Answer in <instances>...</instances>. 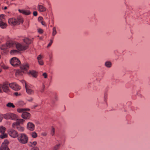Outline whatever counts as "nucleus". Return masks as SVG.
Wrapping results in <instances>:
<instances>
[{
    "label": "nucleus",
    "instance_id": "nucleus-15",
    "mask_svg": "<svg viewBox=\"0 0 150 150\" xmlns=\"http://www.w3.org/2000/svg\"><path fill=\"white\" fill-rule=\"evenodd\" d=\"M21 69L23 70H27L29 68V66L27 63L23 64L20 66Z\"/></svg>",
    "mask_w": 150,
    "mask_h": 150
},
{
    "label": "nucleus",
    "instance_id": "nucleus-35",
    "mask_svg": "<svg viewBox=\"0 0 150 150\" xmlns=\"http://www.w3.org/2000/svg\"><path fill=\"white\" fill-rule=\"evenodd\" d=\"M30 143H31V145L29 146L31 147L35 146L37 144V142L36 141H34L33 142H30Z\"/></svg>",
    "mask_w": 150,
    "mask_h": 150
},
{
    "label": "nucleus",
    "instance_id": "nucleus-50",
    "mask_svg": "<svg viewBox=\"0 0 150 150\" xmlns=\"http://www.w3.org/2000/svg\"><path fill=\"white\" fill-rule=\"evenodd\" d=\"M31 150H39V149L37 147H35L32 149Z\"/></svg>",
    "mask_w": 150,
    "mask_h": 150
},
{
    "label": "nucleus",
    "instance_id": "nucleus-39",
    "mask_svg": "<svg viewBox=\"0 0 150 150\" xmlns=\"http://www.w3.org/2000/svg\"><path fill=\"white\" fill-rule=\"evenodd\" d=\"M52 42H53V40H50V42L48 44V45L47 46V47H50L51 46V45H52Z\"/></svg>",
    "mask_w": 150,
    "mask_h": 150
},
{
    "label": "nucleus",
    "instance_id": "nucleus-33",
    "mask_svg": "<svg viewBox=\"0 0 150 150\" xmlns=\"http://www.w3.org/2000/svg\"><path fill=\"white\" fill-rule=\"evenodd\" d=\"M60 144H59L55 145L52 149V150H58L61 145Z\"/></svg>",
    "mask_w": 150,
    "mask_h": 150
},
{
    "label": "nucleus",
    "instance_id": "nucleus-57",
    "mask_svg": "<svg viewBox=\"0 0 150 150\" xmlns=\"http://www.w3.org/2000/svg\"><path fill=\"white\" fill-rule=\"evenodd\" d=\"M38 105H34L33 106V108H35V107H37L38 106Z\"/></svg>",
    "mask_w": 150,
    "mask_h": 150
},
{
    "label": "nucleus",
    "instance_id": "nucleus-18",
    "mask_svg": "<svg viewBox=\"0 0 150 150\" xmlns=\"http://www.w3.org/2000/svg\"><path fill=\"white\" fill-rule=\"evenodd\" d=\"M38 10L40 12H44L46 11V8L43 6L41 5H38Z\"/></svg>",
    "mask_w": 150,
    "mask_h": 150
},
{
    "label": "nucleus",
    "instance_id": "nucleus-38",
    "mask_svg": "<svg viewBox=\"0 0 150 150\" xmlns=\"http://www.w3.org/2000/svg\"><path fill=\"white\" fill-rule=\"evenodd\" d=\"M42 55L41 54H40L37 57V59L38 61L42 60Z\"/></svg>",
    "mask_w": 150,
    "mask_h": 150
},
{
    "label": "nucleus",
    "instance_id": "nucleus-61",
    "mask_svg": "<svg viewBox=\"0 0 150 150\" xmlns=\"http://www.w3.org/2000/svg\"><path fill=\"white\" fill-rule=\"evenodd\" d=\"M1 69L0 68V72H1Z\"/></svg>",
    "mask_w": 150,
    "mask_h": 150
},
{
    "label": "nucleus",
    "instance_id": "nucleus-3",
    "mask_svg": "<svg viewBox=\"0 0 150 150\" xmlns=\"http://www.w3.org/2000/svg\"><path fill=\"white\" fill-rule=\"evenodd\" d=\"M3 117L6 119L13 120H16L18 118V116L17 115L12 112H8L4 114Z\"/></svg>",
    "mask_w": 150,
    "mask_h": 150
},
{
    "label": "nucleus",
    "instance_id": "nucleus-14",
    "mask_svg": "<svg viewBox=\"0 0 150 150\" xmlns=\"http://www.w3.org/2000/svg\"><path fill=\"white\" fill-rule=\"evenodd\" d=\"M18 10L20 13H21L25 15H29L31 13L28 10H24L21 9H18Z\"/></svg>",
    "mask_w": 150,
    "mask_h": 150
},
{
    "label": "nucleus",
    "instance_id": "nucleus-8",
    "mask_svg": "<svg viewBox=\"0 0 150 150\" xmlns=\"http://www.w3.org/2000/svg\"><path fill=\"white\" fill-rule=\"evenodd\" d=\"M27 93L29 95H32L34 94V91L33 89L32 86L30 85L26 86L25 88Z\"/></svg>",
    "mask_w": 150,
    "mask_h": 150
},
{
    "label": "nucleus",
    "instance_id": "nucleus-13",
    "mask_svg": "<svg viewBox=\"0 0 150 150\" xmlns=\"http://www.w3.org/2000/svg\"><path fill=\"white\" fill-rule=\"evenodd\" d=\"M31 115L30 114L26 112L23 113L21 115V117L25 119H29Z\"/></svg>",
    "mask_w": 150,
    "mask_h": 150
},
{
    "label": "nucleus",
    "instance_id": "nucleus-12",
    "mask_svg": "<svg viewBox=\"0 0 150 150\" xmlns=\"http://www.w3.org/2000/svg\"><path fill=\"white\" fill-rule=\"evenodd\" d=\"M7 47L8 48H13L16 46V43L13 41H8L6 43Z\"/></svg>",
    "mask_w": 150,
    "mask_h": 150
},
{
    "label": "nucleus",
    "instance_id": "nucleus-26",
    "mask_svg": "<svg viewBox=\"0 0 150 150\" xmlns=\"http://www.w3.org/2000/svg\"><path fill=\"white\" fill-rule=\"evenodd\" d=\"M31 137L34 138H36L38 137V134L35 132H33L30 134Z\"/></svg>",
    "mask_w": 150,
    "mask_h": 150
},
{
    "label": "nucleus",
    "instance_id": "nucleus-62",
    "mask_svg": "<svg viewBox=\"0 0 150 150\" xmlns=\"http://www.w3.org/2000/svg\"><path fill=\"white\" fill-rule=\"evenodd\" d=\"M7 150H10L9 149H8H8H7Z\"/></svg>",
    "mask_w": 150,
    "mask_h": 150
},
{
    "label": "nucleus",
    "instance_id": "nucleus-47",
    "mask_svg": "<svg viewBox=\"0 0 150 150\" xmlns=\"http://www.w3.org/2000/svg\"><path fill=\"white\" fill-rule=\"evenodd\" d=\"M43 30L41 29H38V32L40 33H43Z\"/></svg>",
    "mask_w": 150,
    "mask_h": 150
},
{
    "label": "nucleus",
    "instance_id": "nucleus-43",
    "mask_svg": "<svg viewBox=\"0 0 150 150\" xmlns=\"http://www.w3.org/2000/svg\"><path fill=\"white\" fill-rule=\"evenodd\" d=\"M14 95L16 96H18L21 95V94L20 93H19L18 92H15L14 93Z\"/></svg>",
    "mask_w": 150,
    "mask_h": 150
},
{
    "label": "nucleus",
    "instance_id": "nucleus-34",
    "mask_svg": "<svg viewBox=\"0 0 150 150\" xmlns=\"http://www.w3.org/2000/svg\"><path fill=\"white\" fill-rule=\"evenodd\" d=\"M5 15L4 14H1L0 15V21H4L5 19L4 18Z\"/></svg>",
    "mask_w": 150,
    "mask_h": 150
},
{
    "label": "nucleus",
    "instance_id": "nucleus-19",
    "mask_svg": "<svg viewBox=\"0 0 150 150\" xmlns=\"http://www.w3.org/2000/svg\"><path fill=\"white\" fill-rule=\"evenodd\" d=\"M16 129L19 132H22L24 131L25 128L23 127L18 125L16 127Z\"/></svg>",
    "mask_w": 150,
    "mask_h": 150
},
{
    "label": "nucleus",
    "instance_id": "nucleus-54",
    "mask_svg": "<svg viewBox=\"0 0 150 150\" xmlns=\"http://www.w3.org/2000/svg\"><path fill=\"white\" fill-rule=\"evenodd\" d=\"M49 57H50V60L52 59V54L49 55Z\"/></svg>",
    "mask_w": 150,
    "mask_h": 150
},
{
    "label": "nucleus",
    "instance_id": "nucleus-24",
    "mask_svg": "<svg viewBox=\"0 0 150 150\" xmlns=\"http://www.w3.org/2000/svg\"><path fill=\"white\" fill-rule=\"evenodd\" d=\"M6 128L2 126H0V133H3L6 130Z\"/></svg>",
    "mask_w": 150,
    "mask_h": 150
},
{
    "label": "nucleus",
    "instance_id": "nucleus-6",
    "mask_svg": "<svg viewBox=\"0 0 150 150\" xmlns=\"http://www.w3.org/2000/svg\"><path fill=\"white\" fill-rule=\"evenodd\" d=\"M7 132L9 135L13 138H16L18 136V132L14 129H9L8 130Z\"/></svg>",
    "mask_w": 150,
    "mask_h": 150
},
{
    "label": "nucleus",
    "instance_id": "nucleus-20",
    "mask_svg": "<svg viewBox=\"0 0 150 150\" xmlns=\"http://www.w3.org/2000/svg\"><path fill=\"white\" fill-rule=\"evenodd\" d=\"M19 53L18 51L16 50H12L10 52V54L11 55H15Z\"/></svg>",
    "mask_w": 150,
    "mask_h": 150
},
{
    "label": "nucleus",
    "instance_id": "nucleus-53",
    "mask_svg": "<svg viewBox=\"0 0 150 150\" xmlns=\"http://www.w3.org/2000/svg\"><path fill=\"white\" fill-rule=\"evenodd\" d=\"M3 39V37L0 35V42H1V41Z\"/></svg>",
    "mask_w": 150,
    "mask_h": 150
},
{
    "label": "nucleus",
    "instance_id": "nucleus-56",
    "mask_svg": "<svg viewBox=\"0 0 150 150\" xmlns=\"http://www.w3.org/2000/svg\"><path fill=\"white\" fill-rule=\"evenodd\" d=\"M33 98H30V99H28V100L29 101H32L33 100Z\"/></svg>",
    "mask_w": 150,
    "mask_h": 150
},
{
    "label": "nucleus",
    "instance_id": "nucleus-51",
    "mask_svg": "<svg viewBox=\"0 0 150 150\" xmlns=\"http://www.w3.org/2000/svg\"><path fill=\"white\" fill-rule=\"evenodd\" d=\"M2 85H0V93L2 92Z\"/></svg>",
    "mask_w": 150,
    "mask_h": 150
},
{
    "label": "nucleus",
    "instance_id": "nucleus-16",
    "mask_svg": "<svg viewBox=\"0 0 150 150\" xmlns=\"http://www.w3.org/2000/svg\"><path fill=\"white\" fill-rule=\"evenodd\" d=\"M23 41L25 45H27L28 48V45L30 44L31 42V41L28 38H25L23 40Z\"/></svg>",
    "mask_w": 150,
    "mask_h": 150
},
{
    "label": "nucleus",
    "instance_id": "nucleus-42",
    "mask_svg": "<svg viewBox=\"0 0 150 150\" xmlns=\"http://www.w3.org/2000/svg\"><path fill=\"white\" fill-rule=\"evenodd\" d=\"M47 133L45 132H42L41 133V135L43 136H45L47 135Z\"/></svg>",
    "mask_w": 150,
    "mask_h": 150
},
{
    "label": "nucleus",
    "instance_id": "nucleus-55",
    "mask_svg": "<svg viewBox=\"0 0 150 150\" xmlns=\"http://www.w3.org/2000/svg\"><path fill=\"white\" fill-rule=\"evenodd\" d=\"M24 109H25V112H26V111H29L30 110V109H29L28 108H24Z\"/></svg>",
    "mask_w": 150,
    "mask_h": 150
},
{
    "label": "nucleus",
    "instance_id": "nucleus-10",
    "mask_svg": "<svg viewBox=\"0 0 150 150\" xmlns=\"http://www.w3.org/2000/svg\"><path fill=\"white\" fill-rule=\"evenodd\" d=\"M9 142L8 140H5L0 147V150H7L8 148V145Z\"/></svg>",
    "mask_w": 150,
    "mask_h": 150
},
{
    "label": "nucleus",
    "instance_id": "nucleus-45",
    "mask_svg": "<svg viewBox=\"0 0 150 150\" xmlns=\"http://www.w3.org/2000/svg\"><path fill=\"white\" fill-rule=\"evenodd\" d=\"M2 67L4 69H7L8 68V67L5 65H1Z\"/></svg>",
    "mask_w": 150,
    "mask_h": 150
},
{
    "label": "nucleus",
    "instance_id": "nucleus-49",
    "mask_svg": "<svg viewBox=\"0 0 150 150\" xmlns=\"http://www.w3.org/2000/svg\"><path fill=\"white\" fill-rule=\"evenodd\" d=\"M40 22L42 25H43L45 26H46V25L45 24V23L44 21H42L41 22Z\"/></svg>",
    "mask_w": 150,
    "mask_h": 150
},
{
    "label": "nucleus",
    "instance_id": "nucleus-30",
    "mask_svg": "<svg viewBox=\"0 0 150 150\" xmlns=\"http://www.w3.org/2000/svg\"><path fill=\"white\" fill-rule=\"evenodd\" d=\"M19 125H18L16 121L14 122L12 124V127L13 128H16V127L18 126Z\"/></svg>",
    "mask_w": 150,
    "mask_h": 150
},
{
    "label": "nucleus",
    "instance_id": "nucleus-17",
    "mask_svg": "<svg viewBox=\"0 0 150 150\" xmlns=\"http://www.w3.org/2000/svg\"><path fill=\"white\" fill-rule=\"evenodd\" d=\"M7 26V23L4 21H0V27L2 29L6 28Z\"/></svg>",
    "mask_w": 150,
    "mask_h": 150
},
{
    "label": "nucleus",
    "instance_id": "nucleus-27",
    "mask_svg": "<svg viewBox=\"0 0 150 150\" xmlns=\"http://www.w3.org/2000/svg\"><path fill=\"white\" fill-rule=\"evenodd\" d=\"M30 74L34 77L37 76V72L34 71H32L30 72Z\"/></svg>",
    "mask_w": 150,
    "mask_h": 150
},
{
    "label": "nucleus",
    "instance_id": "nucleus-36",
    "mask_svg": "<svg viewBox=\"0 0 150 150\" xmlns=\"http://www.w3.org/2000/svg\"><path fill=\"white\" fill-rule=\"evenodd\" d=\"M55 129L53 127H52L51 131V134L52 136H53L54 134Z\"/></svg>",
    "mask_w": 150,
    "mask_h": 150
},
{
    "label": "nucleus",
    "instance_id": "nucleus-1",
    "mask_svg": "<svg viewBox=\"0 0 150 150\" xmlns=\"http://www.w3.org/2000/svg\"><path fill=\"white\" fill-rule=\"evenodd\" d=\"M23 22V20L22 18H18L17 19L13 18H11L9 19L8 21L9 24L12 26L19 25Z\"/></svg>",
    "mask_w": 150,
    "mask_h": 150
},
{
    "label": "nucleus",
    "instance_id": "nucleus-31",
    "mask_svg": "<svg viewBox=\"0 0 150 150\" xmlns=\"http://www.w3.org/2000/svg\"><path fill=\"white\" fill-rule=\"evenodd\" d=\"M7 134L5 132L3 133H1V134L0 135V137L2 139L5 138L7 137Z\"/></svg>",
    "mask_w": 150,
    "mask_h": 150
},
{
    "label": "nucleus",
    "instance_id": "nucleus-28",
    "mask_svg": "<svg viewBox=\"0 0 150 150\" xmlns=\"http://www.w3.org/2000/svg\"><path fill=\"white\" fill-rule=\"evenodd\" d=\"M52 35L54 36L57 33V31L55 27H54L52 29Z\"/></svg>",
    "mask_w": 150,
    "mask_h": 150
},
{
    "label": "nucleus",
    "instance_id": "nucleus-23",
    "mask_svg": "<svg viewBox=\"0 0 150 150\" xmlns=\"http://www.w3.org/2000/svg\"><path fill=\"white\" fill-rule=\"evenodd\" d=\"M16 120V122L19 125L21 124L22 123L25 121V120L23 119H18V118Z\"/></svg>",
    "mask_w": 150,
    "mask_h": 150
},
{
    "label": "nucleus",
    "instance_id": "nucleus-52",
    "mask_svg": "<svg viewBox=\"0 0 150 150\" xmlns=\"http://www.w3.org/2000/svg\"><path fill=\"white\" fill-rule=\"evenodd\" d=\"M3 119V117L1 115H0V122H1Z\"/></svg>",
    "mask_w": 150,
    "mask_h": 150
},
{
    "label": "nucleus",
    "instance_id": "nucleus-46",
    "mask_svg": "<svg viewBox=\"0 0 150 150\" xmlns=\"http://www.w3.org/2000/svg\"><path fill=\"white\" fill-rule=\"evenodd\" d=\"M24 103L23 101H21L18 102V105L21 106H23Z\"/></svg>",
    "mask_w": 150,
    "mask_h": 150
},
{
    "label": "nucleus",
    "instance_id": "nucleus-29",
    "mask_svg": "<svg viewBox=\"0 0 150 150\" xmlns=\"http://www.w3.org/2000/svg\"><path fill=\"white\" fill-rule=\"evenodd\" d=\"M23 72L20 70H17L15 73V74L16 76H21L23 74Z\"/></svg>",
    "mask_w": 150,
    "mask_h": 150
},
{
    "label": "nucleus",
    "instance_id": "nucleus-40",
    "mask_svg": "<svg viewBox=\"0 0 150 150\" xmlns=\"http://www.w3.org/2000/svg\"><path fill=\"white\" fill-rule=\"evenodd\" d=\"M22 82L23 85H25V88L26 87V86H28L29 85L28 84H27L26 83V82L24 81H22Z\"/></svg>",
    "mask_w": 150,
    "mask_h": 150
},
{
    "label": "nucleus",
    "instance_id": "nucleus-22",
    "mask_svg": "<svg viewBox=\"0 0 150 150\" xmlns=\"http://www.w3.org/2000/svg\"><path fill=\"white\" fill-rule=\"evenodd\" d=\"M105 65L107 67L110 68L112 66V63L110 62L107 61L105 62Z\"/></svg>",
    "mask_w": 150,
    "mask_h": 150
},
{
    "label": "nucleus",
    "instance_id": "nucleus-58",
    "mask_svg": "<svg viewBox=\"0 0 150 150\" xmlns=\"http://www.w3.org/2000/svg\"><path fill=\"white\" fill-rule=\"evenodd\" d=\"M42 87L43 89H44L45 88V86L44 85H43Z\"/></svg>",
    "mask_w": 150,
    "mask_h": 150
},
{
    "label": "nucleus",
    "instance_id": "nucleus-21",
    "mask_svg": "<svg viewBox=\"0 0 150 150\" xmlns=\"http://www.w3.org/2000/svg\"><path fill=\"white\" fill-rule=\"evenodd\" d=\"M6 106L7 107L9 108H13L15 107V106L14 105H13V103L11 102H9L7 103L6 104Z\"/></svg>",
    "mask_w": 150,
    "mask_h": 150
},
{
    "label": "nucleus",
    "instance_id": "nucleus-59",
    "mask_svg": "<svg viewBox=\"0 0 150 150\" xmlns=\"http://www.w3.org/2000/svg\"><path fill=\"white\" fill-rule=\"evenodd\" d=\"M7 7H6V6H5V7H4V9H5V10H6V9H7Z\"/></svg>",
    "mask_w": 150,
    "mask_h": 150
},
{
    "label": "nucleus",
    "instance_id": "nucleus-4",
    "mask_svg": "<svg viewBox=\"0 0 150 150\" xmlns=\"http://www.w3.org/2000/svg\"><path fill=\"white\" fill-rule=\"evenodd\" d=\"M11 64L14 67H17L20 66L21 62L16 57H13L10 60Z\"/></svg>",
    "mask_w": 150,
    "mask_h": 150
},
{
    "label": "nucleus",
    "instance_id": "nucleus-41",
    "mask_svg": "<svg viewBox=\"0 0 150 150\" xmlns=\"http://www.w3.org/2000/svg\"><path fill=\"white\" fill-rule=\"evenodd\" d=\"M42 76H44L45 78H47V75L46 73H44L42 74Z\"/></svg>",
    "mask_w": 150,
    "mask_h": 150
},
{
    "label": "nucleus",
    "instance_id": "nucleus-37",
    "mask_svg": "<svg viewBox=\"0 0 150 150\" xmlns=\"http://www.w3.org/2000/svg\"><path fill=\"white\" fill-rule=\"evenodd\" d=\"M38 63L40 65H43L44 64V62L42 60L38 61Z\"/></svg>",
    "mask_w": 150,
    "mask_h": 150
},
{
    "label": "nucleus",
    "instance_id": "nucleus-5",
    "mask_svg": "<svg viewBox=\"0 0 150 150\" xmlns=\"http://www.w3.org/2000/svg\"><path fill=\"white\" fill-rule=\"evenodd\" d=\"M16 47L18 51H24L28 49V46L24 43H16Z\"/></svg>",
    "mask_w": 150,
    "mask_h": 150
},
{
    "label": "nucleus",
    "instance_id": "nucleus-44",
    "mask_svg": "<svg viewBox=\"0 0 150 150\" xmlns=\"http://www.w3.org/2000/svg\"><path fill=\"white\" fill-rule=\"evenodd\" d=\"M43 20V18L42 17H39L38 18V20L39 21H40V22L42 21Z\"/></svg>",
    "mask_w": 150,
    "mask_h": 150
},
{
    "label": "nucleus",
    "instance_id": "nucleus-32",
    "mask_svg": "<svg viewBox=\"0 0 150 150\" xmlns=\"http://www.w3.org/2000/svg\"><path fill=\"white\" fill-rule=\"evenodd\" d=\"M25 110L24 108H19L17 109V111L19 113H23L25 112Z\"/></svg>",
    "mask_w": 150,
    "mask_h": 150
},
{
    "label": "nucleus",
    "instance_id": "nucleus-48",
    "mask_svg": "<svg viewBox=\"0 0 150 150\" xmlns=\"http://www.w3.org/2000/svg\"><path fill=\"white\" fill-rule=\"evenodd\" d=\"M33 15L34 16H36L37 15V12L36 11H34L33 12Z\"/></svg>",
    "mask_w": 150,
    "mask_h": 150
},
{
    "label": "nucleus",
    "instance_id": "nucleus-2",
    "mask_svg": "<svg viewBox=\"0 0 150 150\" xmlns=\"http://www.w3.org/2000/svg\"><path fill=\"white\" fill-rule=\"evenodd\" d=\"M17 139L20 143L25 144L28 142V137L25 134L21 133L18 136Z\"/></svg>",
    "mask_w": 150,
    "mask_h": 150
},
{
    "label": "nucleus",
    "instance_id": "nucleus-7",
    "mask_svg": "<svg viewBox=\"0 0 150 150\" xmlns=\"http://www.w3.org/2000/svg\"><path fill=\"white\" fill-rule=\"evenodd\" d=\"M9 85L10 88L15 91H18L21 88V87L15 83H11Z\"/></svg>",
    "mask_w": 150,
    "mask_h": 150
},
{
    "label": "nucleus",
    "instance_id": "nucleus-60",
    "mask_svg": "<svg viewBox=\"0 0 150 150\" xmlns=\"http://www.w3.org/2000/svg\"><path fill=\"white\" fill-rule=\"evenodd\" d=\"M43 91H44V89H42V90L40 91V92H43Z\"/></svg>",
    "mask_w": 150,
    "mask_h": 150
},
{
    "label": "nucleus",
    "instance_id": "nucleus-25",
    "mask_svg": "<svg viewBox=\"0 0 150 150\" xmlns=\"http://www.w3.org/2000/svg\"><path fill=\"white\" fill-rule=\"evenodd\" d=\"M0 48L1 50H3V51L6 50L8 48L6 44L2 45L0 47Z\"/></svg>",
    "mask_w": 150,
    "mask_h": 150
},
{
    "label": "nucleus",
    "instance_id": "nucleus-11",
    "mask_svg": "<svg viewBox=\"0 0 150 150\" xmlns=\"http://www.w3.org/2000/svg\"><path fill=\"white\" fill-rule=\"evenodd\" d=\"M35 125L33 123L29 122L27 125V128L30 131H33L35 129Z\"/></svg>",
    "mask_w": 150,
    "mask_h": 150
},
{
    "label": "nucleus",
    "instance_id": "nucleus-9",
    "mask_svg": "<svg viewBox=\"0 0 150 150\" xmlns=\"http://www.w3.org/2000/svg\"><path fill=\"white\" fill-rule=\"evenodd\" d=\"M9 84L7 83H4L2 84V91H3L6 93H8L10 92L9 86Z\"/></svg>",
    "mask_w": 150,
    "mask_h": 150
}]
</instances>
